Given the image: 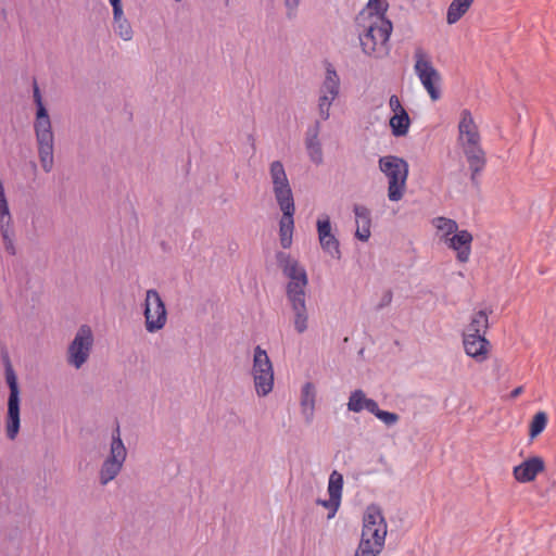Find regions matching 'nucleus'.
<instances>
[{
    "mask_svg": "<svg viewBox=\"0 0 556 556\" xmlns=\"http://www.w3.org/2000/svg\"><path fill=\"white\" fill-rule=\"evenodd\" d=\"M277 262L289 282L286 287L287 300L293 313V326L298 333H304L308 329V312L306 306V287L308 278L306 270L290 255L278 252Z\"/></svg>",
    "mask_w": 556,
    "mask_h": 556,
    "instance_id": "obj_1",
    "label": "nucleus"
},
{
    "mask_svg": "<svg viewBox=\"0 0 556 556\" xmlns=\"http://www.w3.org/2000/svg\"><path fill=\"white\" fill-rule=\"evenodd\" d=\"M269 176L273 184V191L277 204L282 212L279 222V237L283 249H288L292 244V235L294 228V199L293 192L285 170V166L280 161H274L269 166Z\"/></svg>",
    "mask_w": 556,
    "mask_h": 556,
    "instance_id": "obj_2",
    "label": "nucleus"
},
{
    "mask_svg": "<svg viewBox=\"0 0 556 556\" xmlns=\"http://www.w3.org/2000/svg\"><path fill=\"white\" fill-rule=\"evenodd\" d=\"M393 26L386 16L374 15L370 17L364 31L359 34V42L366 55L381 59L389 54V39Z\"/></svg>",
    "mask_w": 556,
    "mask_h": 556,
    "instance_id": "obj_3",
    "label": "nucleus"
},
{
    "mask_svg": "<svg viewBox=\"0 0 556 556\" xmlns=\"http://www.w3.org/2000/svg\"><path fill=\"white\" fill-rule=\"evenodd\" d=\"M379 169L388 178V198L397 202L403 198L408 177L407 162L396 155L381 156L378 161Z\"/></svg>",
    "mask_w": 556,
    "mask_h": 556,
    "instance_id": "obj_4",
    "label": "nucleus"
},
{
    "mask_svg": "<svg viewBox=\"0 0 556 556\" xmlns=\"http://www.w3.org/2000/svg\"><path fill=\"white\" fill-rule=\"evenodd\" d=\"M34 129L38 143V153L42 169L46 173H50L53 167L54 137L47 109L36 111Z\"/></svg>",
    "mask_w": 556,
    "mask_h": 556,
    "instance_id": "obj_5",
    "label": "nucleus"
},
{
    "mask_svg": "<svg viewBox=\"0 0 556 556\" xmlns=\"http://www.w3.org/2000/svg\"><path fill=\"white\" fill-rule=\"evenodd\" d=\"M4 361V374L5 381L10 389L8 397V413H7V437L10 440H14L20 431L21 418H20V388L17 383V377L11 365L8 354L3 355Z\"/></svg>",
    "mask_w": 556,
    "mask_h": 556,
    "instance_id": "obj_6",
    "label": "nucleus"
},
{
    "mask_svg": "<svg viewBox=\"0 0 556 556\" xmlns=\"http://www.w3.org/2000/svg\"><path fill=\"white\" fill-rule=\"evenodd\" d=\"M126 456L127 451L121 439L119 425L116 424V427L112 432L110 454L103 462L99 472L100 483L102 485H106L109 482L116 478V476L122 470Z\"/></svg>",
    "mask_w": 556,
    "mask_h": 556,
    "instance_id": "obj_7",
    "label": "nucleus"
},
{
    "mask_svg": "<svg viewBox=\"0 0 556 556\" xmlns=\"http://www.w3.org/2000/svg\"><path fill=\"white\" fill-rule=\"evenodd\" d=\"M386 536L387 522L380 508L376 505L368 506L363 517L361 542L383 548Z\"/></svg>",
    "mask_w": 556,
    "mask_h": 556,
    "instance_id": "obj_8",
    "label": "nucleus"
},
{
    "mask_svg": "<svg viewBox=\"0 0 556 556\" xmlns=\"http://www.w3.org/2000/svg\"><path fill=\"white\" fill-rule=\"evenodd\" d=\"M415 65L414 72L420 84L428 92L431 100L437 101L441 97V91L437 85L441 81L440 73L432 65L430 58L421 48L414 52Z\"/></svg>",
    "mask_w": 556,
    "mask_h": 556,
    "instance_id": "obj_9",
    "label": "nucleus"
},
{
    "mask_svg": "<svg viewBox=\"0 0 556 556\" xmlns=\"http://www.w3.org/2000/svg\"><path fill=\"white\" fill-rule=\"evenodd\" d=\"M252 375L257 395L265 396L271 392L274 387L273 364L260 345L254 349Z\"/></svg>",
    "mask_w": 556,
    "mask_h": 556,
    "instance_id": "obj_10",
    "label": "nucleus"
},
{
    "mask_svg": "<svg viewBox=\"0 0 556 556\" xmlns=\"http://www.w3.org/2000/svg\"><path fill=\"white\" fill-rule=\"evenodd\" d=\"M93 345V333L88 325H81L67 349V363L79 369L88 359Z\"/></svg>",
    "mask_w": 556,
    "mask_h": 556,
    "instance_id": "obj_11",
    "label": "nucleus"
},
{
    "mask_svg": "<svg viewBox=\"0 0 556 556\" xmlns=\"http://www.w3.org/2000/svg\"><path fill=\"white\" fill-rule=\"evenodd\" d=\"M143 315L146 329L150 333L161 330L166 324L165 304L155 289H150L146 293Z\"/></svg>",
    "mask_w": 556,
    "mask_h": 556,
    "instance_id": "obj_12",
    "label": "nucleus"
},
{
    "mask_svg": "<svg viewBox=\"0 0 556 556\" xmlns=\"http://www.w3.org/2000/svg\"><path fill=\"white\" fill-rule=\"evenodd\" d=\"M318 240L323 251L334 260L341 258L340 241L332 230L329 215L323 214L316 222Z\"/></svg>",
    "mask_w": 556,
    "mask_h": 556,
    "instance_id": "obj_13",
    "label": "nucleus"
},
{
    "mask_svg": "<svg viewBox=\"0 0 556 556\" xmlns=\"http://www.w3.org/2000/svg\"><path fill=\"white\" fill-rule=\"evenodd\" d=\"M460 147L471 172L470 180L473 185H478L477 177L483 170L486 163L485 152L483 151L480 141L472 144L464 143L460 144Z\"/></svg>",
    "mask_w": 556,
    "mask_h": 556,
    "instance_id": "obj_14",
    "label": "nucleus"
},
{
    "mask_svg": "<svg viewBox=\"0 0 556 556\" xmlns=\"http://www.w3.org/2000/svg\"><path fill=\"white\" fill-rule=\"evenodd\" d=\"M343 476L339 471L333 470L328 480L329 498L320 502L324 507L330 510L328 518H332L338 511L341 504Z\"/></svg>",
    "mask_w": 556,
    "mask_h": 556,
    "instance_id": "obj_15",
    "label": "nucleus"
},
{
    "mask_svg": "<svg viewBox=\"0 0 556 556\" xmlns=\"http://www.w3.org/2000/svg\"><path fill=\"white\" fill-rule=\"evenodd\" d=\"M463 344L468 356L475 358L479 363L486 359L490 342L486 340L485 336L464 332Z\"/></svg>",
    "mask_w": 556,
    "mask_h": 556,
    "instance_id": "obj_16",
    "label": "nucleus"
},
{
    "mask_svg": "<svg viewBox=\"0 0 556 556\" xmlns=\"http://www.w3.org/2000/svg\"><path fill=\"white\" fill-rule=\"evenodd\" d=\"M319 132L320 123L319 121H316L312 126L307 128L305 134V148L308 157L316 165H320L324 162L323 147L319 140Z\"/></svg>",
    "mask_w": 556,
    "mask_h": 556,
    "instance_id": "obj_17",
    "label": "nucleus"
},
{
    "mask_svg": "<svg viewBox=\"0 0 556 556\" xmlns=\"http://www.w3.org/2000/svg\"><path fill=\"white\" fill-rule=\"evenodd\" d=\"M458 143H475L480 141V134L478 126L476 125L473 117L468 110H463L460 113V121L458 124Z\"/></svg>",
    "mask_w": 556,
    "mask_h": 556,
    "instance_id": "obj_18",
    "label": "nucleus"
},
{
    "mask_svg": "<svg viewBox=\"0 0 556 556\" xmlns=\"http://www.w3.org/2000/svg\"><path fill=\"white\" fill-rule=\"evenodd\" d=\"M544 470V462L541 457L534 456L514 468V477L517 481L526 483L535 479Z\"/></svg>",
    "mask_w": 556,
    "mask_h": 556,
    "instance_id": "obj_19",
    "label": "nucleus"
},
{
    "mask_svg": "<svg viewBox=\"0 0 556 556\" xmlns=\"http://www.w3.org/2000/svg\"><path fill=\"white\" fill-rule=\"evenodd\" d=\"M472 236L467 230L456 231L448 239V247L457 252V260L462 263L468 261L471 251Z\"/></svg>",
    "mask_w": 556,
    "mask_h": 556,
    "instance_id": "obj_20",
    "label": "nucleus"
},
{
    "mask_svg": "<svg viewBox=\"0 0 556 556\" xmlns=\"http://www.w3.org/2000/svg\"><path fill=\"white\" fill-rule=\"evenodd\" d=\"M340 93V78L331 64L326 67L325 78L319 88V96H327L331 99H337Z\"/></svg>",
    "mask_w": 556,
    "mask_h": 556,
    "instance_id": "obj_21",
    "label": "nucleus"
},
{
    "mask_svg": "<svg viewBox=\"0 0 556 556\" xmlns=\"http://www.w3.org/2000/svg\"><path fill=\"white\" fill-rule=\"evenodd\" d=\"M376 405L377 402L375 400L366 397L364 391L357 389L352 391L350 394L348 409L353 413H361L362 410L366 409L371 414Z\"/></svg>",
    "mask_w": 556,
    "mask_h": 556,
    "instance_id": "obj_22",
    "label": "nucleus"
},
{
    "mask_svg": "<svg viewBox=\"0 0 556 556\" xmlns=\"http://www.w3.org/2000/svg\"><path fill=\"white\" fill-rule=\"evenodd\" d=\"M316 391L312 382H305L301 390V408L302 414L307 422L314 417Z\"/></svg>",
    "mask_w": 556,
    "mask_h": 556,
    "instance_id": "obj_23",
    "label": "nucleus"
},
{
    "mask_svg": "<svg viewBox=\"0 0 556 556\" xmlns=\"http://www.w3.org/2000/svg\"><path fill=\"white\" fill-rule=\"evenodd\" d=\"M473 0H453L448 5L446 13V22L450 25L458 22L462 16L469 10Z\"/></svg>",
    "mask_w": 556,
    "mask_h": 556,
    "instance_id": "obj_24",
    "label": "nucleus"
},
{
    "mask_svg": "<svg viewBox=\"0 0 556 556\" xmlns=\"http://www.w3.org/2000/svg\"><path fill=\"white\" fill-rule=\"evenodd\" d=\"M410 118L406 111L393 114L390 118V127L395 137H403L408 132Z\"/></svg>",
    "mask_w": 556,
    "mask_h": 556,
    "instance_id": "obj_25",
    "label": "nucleus"
},
{
    "mask_svg": "<svg viewBox=\"0 0 556 556\" xmlns=\"http://www.w3.org/2000/svg\"><path fill=\"white\" fill-rule=\"evenodd\" d=\"M489 328V318L485 311L481 309L476 312L470 319L464 332H471L473 334L485 336V331Z\"/></svg>",
    "mask_w": 556,
    "mask_h": 556,
    "instance_id": "obj_26",
    "label": "nucleus"
},
{
    "mask_svg": "<svg viewBox=\"0 0 556 556\" xmlns=\"http://www.w3.org/2000/svg\"><path fill=\"white\" fill-rule=\"evenodd\" d=\"M113 29L123 40L129 41L132 39L134 30L125 14L119 18L113 17Z\"/></svg>",
    "mask_w": 556,
    "mask_h": 556,
    "instance_id": "obj_27",
    "label": "nucleus"
},
{
    "mask_svg": "<svg viewBox=\"0 0 556 556\" xmlns=\"http://www.w3.org/2000/svg\"><path fill=\"white\" fill-rule=\"evenodd\" d=\"M547 425V415L544 412H539L534 415L530 424V437L535 438L543 432Z\"/></svg>",
    "mask_w": 556,
    "mask_h": 556,
    "instance_id": "obj_28",
    "label": "nucleus"
},
{
    "mask_svg": "<svg viewBox=\"0 0 556 556\" xmlns=\"http://www.w3.org/2000/svg\"><path fill=\"white\" fill-rule=\"evenodd\" d=\"M0 233H1V237L3 240L5 251L11 255H15L16 254V249H15V244H14L15 232H14L13 226L0 228Z\"/></svg>",
    "mask_w": 556,
    "mask_h": 556,
    "instance_id": "obj_29",
    "label": "nucleus"
},
{
    "mask_svg": "<svg viewBox=\"0 0 556 556\" xmlns=\"http://www.w3.org/2000/svg\"><path fill=\"white\" fill-rule=\"evenodd\" d=\"M356 225L371 226V213L365 205L355 204L353 206Z\"/></svg>",
    "mask_w": 556,
    "mask_h": 556,
    "instance_id": "obj_30",
    "label": "nucleus"
},
{
    "mask_svg": "<svg viewBox=\"0 0 556 556\" xmlns=\"http://www.w3.org/2000/svg\"><path fill=\"white\" fill-rule=\"evenodd\" d=\"M371 414L388 427L394 426L400 420V416L397 414L382 410L379 408L378 404Z\"/></svg>",
    "mask_w": 556,
    "mask_h": 556,
    "instance_id": "obj_31",
    "label": "nucleus"
},
{
    "mask_svg": "<svg viewBox=\"0 0 556 556\" xmlns=\"http://www.w3.org/2000/svg\"><path fill=\"white\" fill-rule=\"evenodd\" d=\"M435 226L446 236L455 233L458 228L455 220L445 217H438L435 219Z\"/></svg>",
    "mask_w": 556,
    "mask_h": 556,
    "instance_id": "obj_32",
    "label": "nucleus"
},
{
    "mask_svg": "<svg viewBox=\"0 0 556 556\" xmlns=\"http://www.w3.org/2000/svg\"><path fill=\"white\" fill-rule=\"evenodd\" d=\"M334 100L327 96H318V114L323 121H327L330 117V108Z\"/></svg>",
    "mask_w": 556,
    "mask_h": 556,
    "instance_id": "obj_33",
    "label": "nucleus"
},
{
    "mask_svg": "<svg viewBox=\"0 0 556 556\" xmlns=\"http://www.w3.org/2000/svg\"><path fill=\"white\" fill-rule=\"evenodd\" d=\"M381 551L382 548H378L374 544H364V542H359L354 556H378Z\"/></svg>",
    "mask_w": 556,
    "mask_h": 556,
    "instance_id": "obj_34",
    "label": "nucleus"
},
{
    "mask_svg": "<svg viewBox=\"0 0 556 556\" xmlns=\"http://www.w3.org/2000/svg\"><path fill=\"white\" fill-rule=\"evenodd\" d=\"M12 226V216L7 200L0 201V228Z\"/></svg>",
    "mask_w": 556,
    "mask_h": 556,
    "instance_id": "obj_35",
    "label": "nucleus"
},
{
    "mask_svg": "<svg viewBox=\"0 0 556 556\" xmlns=\"http://www.w3.org/2000/svg\"><path fill=\"white\" fill-rule=\"evenodd\" d=\"M368 8L371 11V16L374 15H380L384 16V13L388 9V3L386 0H369L368 1Z\"/></svg>",
    "mask_w": 556,
    "mask_h": 556,
    "instance_id": "obj_36",
    "label": "nucleus"
},
{
    "mask_svg": "<svg viewBox=\"0 0 556 556\" xmlns=\"http://www.w3.org/2000/svg\"><path fill=\"white\" fill-rule=\"evenodd\" d=\"M302 0H283L287 10V17L292 20L296 16L298 8Z\"/></svg>",
    "mask_w": 556,
    "mask_h": 556,
    "instance_id": "obj_37",
    "label": "nucleus"
},
{
    "mask_svg": "<svg viewBox=\"0 0 556 556\" xmlns=\"http://www.w3.org/2000/svg\"><path fill=\"white\" fill-rule=\"evenodd\" d=\"M355 237L358 240L366 242L370 237V226L356 225Z\"/></svg>",
    "mask_w": 556,
    "mask_h": 556,
    "instance_id": "obj_38",
    "label": "nucleus"
},
{
    "mask_svg": "<svg viewBox=\"0 0 556 556\" xmlns=\"http://www.w3.org/2000/svg\"><path fill=\"white\" fill-rule=\"evenodd\" d=\"M34 90H33V97H34V102L36 104V109L37 110H41V109H46L43 102H42V97H41V92H40V89L37 85V81L34 80Z\"/></svg>",
    "mask_w": 556,
    "mask_h": 556,
    "instance_id": "obj_39",
    "label": "nucleus"
},
{
    "mask_svg": "<svg viewBox=\"0 0 556 556\" xmlns=\"http://www.w3.org/2000/svg\"><path fill=\"white\" fill-rule=\"evenodd\" d=\"M389 105H390V109L392 110L393 114L400 113L401 111H406L402 106L401 101H400V99H399V97L396 94H392L390 97Z\"/></svg>",
    "mask_w": 556,
    "mask_h": 556,
    "instance_id": "obj_40",
    "label": "nucleus"
},
{
    "mask_svg": "<svg viewBox=\"0 0 556 556\" xmlns=\"http://www.w3.org/2000/svg\"><path fill=\"white\" fill-rule=\"evenodd\" d=\"M109 2L113 9V17L119 18L122 15H124L122 0H109Z\"/></svg>",
    "mask_w": 556,
    "mask_h": 556,
    "instance_id": "obj_41",
    "label": "nucleus"
},
{
    "mask_svg": "<svg viewBox=\"0 0 556 556\" xmlns=\"http://www.w3.org/2000/svg\"><path fill=\"white\" fill-rule=\"evenodd\" d=\"M392 292L390 290L386 291L382 295L381 302L378 305V309L389 305L392 302Z\"/></svg>",
    "mask_w": 556,
    "mask_h": 556,
    "instance_id": "obj_42",
    "label": "nucleus"
},
{
    "mask_svg": "<svg viewBox=\"0 0 556 556\" xmlns=\"http://www.w3.org/2000/svg\"><path fill=\"white\" fill-rule=\"evenodd\" d=\"M521 392H522V387H517V388H515V389L511 391V393H510V397H511V399H515V397L519 396V395L521 394Z\"/></svg>",
    "mask_w": 556,
    "mask_h": 556,
    "instance_id": "obj_43",
    "label": "nucleus"
}]
</instances>
